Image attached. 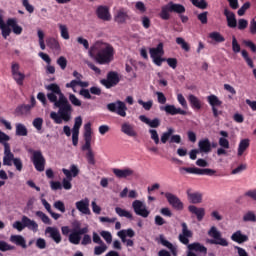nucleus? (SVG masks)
<instances>
[{"instance_id": "59", "label": "nucleus", "mask_w": 256, "mask_h": 256, "mask_svg": "<svg viewBox=\"0 0 256 256\" xmlns=\"http://www.w3.org/2000/svg\"><path fill=\"white\" fill-rule=\"evenodd\" d=\"M57 65H59L62 71H65V69H67V58H65L64 56H60L57 59Z\"/></svg>"}, {"instance_id": "30", "label": "nucleus", "mask_w": 256, "mask_h": 256, "mask_svg": "<svg viewBox=\"0 0 256 256\" xmlns=\"http://www.w3.org/2000/svg\"><path fill=\"white\" fill-rule=\"evenodd\" d=\"M139 119L140 121H142V123L149 125V127H151L152 129H157V127L161 125V120H159V118H154L153 120H151L147 118V116L141 115Z\"/></svg>"}, {"instance_id": "54", "label": "nucleus", "mask_w": 256, "mask_h": 256, "mask_svg": "<svg viewBox=\"0 0 256 256\" xmlns=\"http://www.w3.org/2000/svg\"><path fill=\"white\" fill-rule=\"evenodd\" d=\"M15 246H12L11 244H8L5 241H0V251L5 252V251H14Z\"/></svg>"}, {"instance_id": "55", "label": "nucleus", "mask_w": 256, "mask_h": 256, "mask_svg": "<svg viewBox=\"0 0 256 256\" xmlns=\"http://www.w3.org/2000/svg\"><path fill=\"white\" fill-rule=\"evenodd\" d=\"M175 105H166V106H162L160 107L161 111H165L168 115H175Z\"/></svg>"}, {"instance_id": "45", "label": "nucleus", "mask_w": 256, "mask_h": 256, "mask_svg": "<svg viewBox=\"0 0 256 256\" xmlns=\"http://www.w3.org/2000/svg\"><path fill=\"white\" fill-rule=\"evenodd\" d=\"M35 215L36 217H39L45 225H51V218H49V216H47L43 211H36Z\"/></svg>"}, {"instance_id": "12", "label": "nucleus", "mask_w": 256, "mask_h": 256, "mask_svg": "<svg viewBox=\"0 0 256 256\" xmlns=\"http://www.w3.org/2000/svg\"><path fill=\"white\" fill-rule=\"evenodd\" d=\"M107 109L111 113H117V115H120V117H127V105H125V102L121 100L109 103L107 105Z\"/></svg>"}, {"instance_id": "11", "label": "nucleus", "mask_w": 256, "mask_h": 256, "mask_svg": "<svg viewBox=\"0 0 256 256\" xmlns=\"http://www.w3.org/2000/svg\"><path fill=\"white\" fill-rule=\"evenodd\" d=\"M121 81L119 78V73L115 71H110L107 73L106 79L100 81L101 85L105 86L106 89H111L117 87Z\"/></svg>"}, {"instance_id": "7", "label": "nucleus", "mask_w": 256, "mask_h": 256, "mask_svg": "<svg viewBox=\"0 0 256 256\" xmlns=\"http://www.w3.org/2000/svg\"><path fill=\"white\" fill-rule=\"evenodd\" d=\"M62 173L66 177L62 180V187L66 191H69L73 188V184H71V181H73V177H77V175H79V168L77 167V165L72 164L70 166V170L63 168Z\"/></svg>"}, {"instance_id": "57", "label": "nucleus", "mask_w": 256, "mask_h": 256, "mask_svg": "<svg viewBox=\"0 0 256 256\" xmlns=\"http://www.w3.org/2000/svg\"><path fill=\"white\" fill-rule=\"evenodd\" d=\"M101 237H103L104 241L106 243L111 244L113 241V236L111 235V232L109 231H102L100 232Z\"/></svg>"}, {"instance_id": "9", "label": "nucleus", "mask_w": 256, "mask_h": 256, "mask_svg": "<svg viewBox=\"0 0 256 256\" xmlns=\"http://www.w3.org/2000/svg\"><path fill=\"white\" fill-rule=\"evenodd\" d=\"M28 153L32 154L31 161L39 173H43L45 171V164L47 163L45 160V156H43V152L41 150H33L29 149Z\"/></svg>"}, {"instance_id": "27", "label": "nucleus", "mask_w": 256, "mask_h": 256, "mask_svg": "<svg viewBox=\"0 0 256 256\" xmlns=\"http://www.w3.org/2000/svg\"><path fill=\"white\" fill-rule=\"evenodd\" d=\"M76 209L83 213V215H91V210L89 209V199H84L76 202Z\"/></svg>"}, {"instance_id": "33", "label": "nucleus", "mask_w": 256, "mask_h": 256, "mask_svg": "<svg viewBox=\"0 0 256 256\" xmlns=\"http://www.w3.org/2000/svg\"><path fill=\"white\" fill-rule=\"evenodd\" d=\"M11 243L17 245L18 247H22V249H27V241L21 235H11L10 236Z\"/></svg>"}, {"instance_id": "6", "label": "nucleus", "mask_w": 256, "mask_h": 256, "mask_svg": "<svg viewBox=\"0 0 256 256\" xmlns=\"http://www.w3.org/2000/svg\"><path fill=\"white\" fill-rule=\"evenodd\" d=\"M169 13H178L181 15L185 13V6L182 4L169 2L168 4L162 6L159 17L162 18L163 21H169V19H171V14Z\"/></svg>"}, {"instance_id": "63", "label": "nucleus", "mask_w": 256, "mask_h": 256, "mask_svg": "<svg viewBox=\"0 0 256 256\" xmlns=\"http://www.w3.org/2000/svg\"><path fill=\"white\" fill-rule=\"evenodd\" d=\"M149 133L151 135L152 141H154L155 145H159V134L157 133V130L150 129Z\"/></svg>"}, {"instance_id": "51", "label": "nucleus", "mask_w": 256, "mask_h": 256, "mask_svg": "<svg viewBox=\"0 0 256 256\" xmlns=\"http://www.w3.org/2000/svg\"><path fill=\"white\" fill-rule=\"evenodd\" d=\"M12 77L17 85H19L20 87L23 86V82L25 81V75L22 72H18L12 75Z\"/></svg>"}, {"instance_id": "24", "label": "nucleus", "mask_w": 256, "mask_h": 256, "mask_svg": "<svg viewBox=\"0 0 256 256\" xmlns=\"http://www.w3.org/2000/svg\"><path fill=\"white\" fill-rule=\"evenodd\" d=\"M6 27H8V29H11L14 35H21V33H23V27L19 25V23L17 22V18H9L7 20Z\"/></svg>"}, {"instance_id": "8", "label": "nucleus", "mask_w": 256, "mask_h": 256, "mask_svg": "<svg viewBox=\"0 0 256 256\" xmlns=\"http://www.w3.org/2000/svg\"><path fill=\"white\" fill-rule=\"evenodd\" d=\"M208 236L212 238L207 241V243H210V245H220V247H229V241L223 238L221 232L217 230V227L212 226L208 231Z\"/></svg>"}, {"instance_id": "32", "label": "nucleus", "mask_w": 256, "mask_h": 256, "mask_svg": "<svg viewBox=\"0 0 256 256\" xmlns=\"http://www.w3.org/2000/svg\"><path fill=\"white\" fill-rule=\"evenodd\" d=\"M188 101L190 103V107H192V109H195L196 111L201 110L203 107V102H201V100L193 94H190L188 96Z\"/></svg>"}, {"instance_id": "13", "label": "nucleus", "mask_w": 256, "mask_h": 256, "mask_svg": "<svg viewBox=\"0 0 256 256\" xmlns=\"http://www.w3.org/2000/svg\"><path fill=\"white\" fill-rule=\"evenodd\" d=\"M132 209L134 213H136V215H138L139 217H143L144 219H147V217H149V215L151 214V212L147 209L145 203H143V201L141 200H135L132 203Z\"/></svg>"}, {"instance_id": "52", "label": "nucleus", "mask_w": 256, "mask_h": 256, "mask_svg": "<svg viewBox=\"0 0 256 256\" xmlns=\"http://www.w3.org/2000/svg\"><path fill=\"white\" fill-rule=\"evenodd\" d=\"M192 5L194 7H197L198 9H207V1L206 0H190Z\"/></svg>"}, {"instance_id": "20", "label": "nucleus", "mask_w": 256, "mask_h": 256, "mask_svg": "<svg viewBox=\"0 0 256 256\" xmlns=\"http://www.w3.org/2000/svg\"><path fill=\"white\" fill-rule=\"evenodd\" d=\"M98 19L102 21H111V12L107 6L100 5L96 9Z\"/></svg>"}, {"instance_id": "39", "label": "nucleus", "mask_w": 256, "mask_h": 256, "mask_svg": "<svg viewBox=\"0 0 256 256\" xmlns=\"http://www.w3.org/2000/svg\"><path fill=\"white\" fill-rule=\"evenodd\" d=\"M220 135L222 136L221 138H219V145L220 147H222L223 149H229V140H227V137H229V133L227 131H220Z\"/></svg>"}, {"instance_id": "15", "label": "nucleus", "mask_w": 256, "mask_h": 256, "mask_svg": "<svg viewBox=\"0 0 256 256\" xmlns=\"http://www.w3.org/2000/svg\"><path fill=\"white\" fill-rule=\"evenodd\" d=\"M81 125H83V118L81 116H77L72 128V145H74V147L79 145V130L81 129Z\"/></svg>"}, {"instance_id": "29", "label": "nucleus", "mask_w": 256, "mask_h": 256, "mask_svg": "<svg viewBox=\"0 0 256 256\" xmlns=\"http://www.w3.org/2000/svg\"><path fill=\"white\" fill-rule=\"evenodd\" d=\"M121 131L124 135H128V137H137L135 127L129 122H125L121 125Z\"/></svg>"}, {"instance_id": "4", "label": "nucleus", "mask_w": 256, "mask_h": 256, "mask_svg": "<svg viewBox=\"0 0 256 256\" xmlns=\"http://www.w3.org/2000/svg\"><path fill=\"white\" fill-rule=\"evenodd\" d=\"M93 131L91 130V122H87L84 125V145H82L81 150L87 151L86 159L89 165H95V154L93 153V149H91V141L93 139Z\"/></svg>"}, {"instance_id": "49", "label": "nucleus", "mask_w": 256, "mask_h": 256, "mask_svg": "<svg viewBox=\"0 0 256 256\" xmlns=\"http://www.w3.org/2000/svg\"><path fill=\"white\" fill-rule=\"evenodd\" d=\"M58 27L60 29V35L62 39H65L66 41L69 40V29L67 28V25L64 24H58Z\"/></svg>"}, {"instance_id": "17", "label": "nucleus", "mask_w": 256, "mask_h": 256, "mask_svg": "<svg viewBox=\"0 0 256 256\" xmlns=\"http://www.w3.org/2000/svg\"><path fill=\"white\" fill-rule=\"evenodd\" d=\"M165 198L173 209H176V211H183L184 205L181 202V199H179V197H177L175 194L167 192L165 193Z\"/></svg>"}, {"instance_id": "38", "label": "nucleus", "mask_w": 256, "mask_h": 256, "mask_svg": "<svg viewBox=\"0 0 256 256\" xmlns=\"http://www.w3.org/2000/svg\"><path fill=\"white\" fill-rule=\"evenodd\" d=\"M89 87V82H83L81 80H72L69 83H66L67 89H72L75 92V87Z\"/></svg>"}, {"instance_id": "62", "label": "nucleus", "mask_w": 256, "mask_h": 256, "mask_svg": "<svg viewBox=\"0 0 256 256\" xmlns=\"http://www.w3.org/2000/svg\"><path fill=\"white\" fill-rule=\"evenodd\" d=\"M22 5L28 13H34L35 7L29 3V0H22Z\"/></svg>"}, {"instance_id": "42", "label": "nucleus", "mask_w": 256, "mask_h": 256, "mask_svg": "<svg viewBox=\"0 0 256 256\" xmlns=\"http://www.w3.org/2000/svg\"><path fill=\"white\" fill-rule=\"evenodd\" d=\"M16 135L18 137H27L29 135V131L27 130V127L25 124L17 123L16 124Z\"/></svg>"}, {"instance_id": "16", "label": "nucleus", "mask_w": 256, "mask_h": 256, "mask_svg": "<svg viewBox=\"0 0 256 256\" xmlns=\"http://www.w3.org/2000/svg\"><path fill=\"white\" fill-rule=\"evenodd\" d=\"M131 17L129 16V10L127 8H120L114 15V21L118 25H125Z\"/></svg>"}, {"instance_id": "40", "label": "nucleus", "mask_w": 256, "mask_h": 256, "mask_svg": "<svg viewBox=\"0 0 256 256\" xmlns=\"http://www.w3.org/2000/svg\"><path fill=\"white\" fill-rule=\"evenodd\" d=\"M158 243L163 245V247H167V249H169L171 251V253H173V255H175V251H176L175 246H173V244L171 242H169V240L165 239V236L163 234H161L159 236Z\"/></svg>"}, {"instance_id": "47", "label": "nucleus", "mask_w": 256, "mask_h": 256, "mask_svg": "<svg viewBox=\"0 0 256 256\" xmlns=\"http://www.w3.org/2000/svg\"><path fill=\"white\" fill-rule=\"evenodd\" d=\"M209 38L216 43H224L225 41V37H223V35H221V33L219 32H211L209 34Z\"/></svg>"}, {"instance_id": "2", "label": "nucleus", "mask_w": 256, "mask_h": 256, "mask_svg": "<svg viewBox=\"0 0 256 256\" xmlns=\"http://www.w3.org/2000/svg\"><path fill=\"white\" fill-rule=\"evenodd\" d=\"M181 227L182 233L179 234L178 240L182 245H187V256H197L195 253H203L204 255H207V247H205V245L199 242L189 244V239L193 237V231L189 230L187 223L182 222Z\"/></svg>"}, {"instance_id": "58", "label": "nucleus", "mask_w": 256, "mask_h": 256, "mask_svg": "<svg viewBox=\"0 0 256 256\" xmlns=\"http://www.w3.org/2000/svg\"><path fill=\"white\" fill-rule=\"evenodd\" d=\"M139 105H142L143 109L145 111H151V108L153 107V100H149L147 102L143 100H138Z\"/></svg>"}, {"instance_id": "31", "label": "nucleus", "mask_w": 256, "mask_h": 256, "mask_svg": "<svg viewBox=\"0 0 256 256\" xmlns=\"http://www.w3.org/2000/svg\"><path fill=\"white\" fill-rule=\"evenodd\" d=\"M188 211L193 215H196L198 221H203V217H205V208H198L195 205H190Z\"/></svg>"}, {"instance_id": "50", "label": "nucleus", "mask_w": 256, "mask_h": 256, "mask_svg": "<svg viewBox=\"0 0 256 256\" xmlns=\"http://www.w3.org/2000/svg\"><path fill=\"white\" fill-rule=\"evenodd\" d=\"M177 45H181V48L188 53V51H191V46H189V43L185 41V39L178 37L176 38Z\"/></svg>"}, {"instance_id": "23", "label": "nucleus", "mask_w": 256, "mask_h": 256, "mask_svg": "<svg viewBox=\"0 0 256 256\" xmlns=\"http://www.w3.org/2000/svg\"><path fill=\"white\" fill-rule=\"evenodd\" d=\"M223 13L226 17L227 26L230 27V29H235V27H237V18L235 14L229 10V8H225Z\"/></svg>"}, {"instance_id": "37", "label": "nucleus", "mask_w": 256, "mask_h": 256, "mask_svg": "<svg viewBox=\"0 0 256 256\" xmlns=\"http://www.w3.org/2000/svg\"><path fill=\"white\" fill-rule=\"evenodd\" d=\"M46 45L49 47V49H52V51H61V45L59 44V41L53 37H50L46 40Z\"/></svg>"}, {"instance_id": "1", "label": "nucleus", "mask_w": 256, "mask_h": 256, "mask_svg": "<svg viewBox=\"0 0 256 256\" xmlns=\"http://www.w3.org/2000/svg\"><path fill=\"white\" fill-rule=\"evenodd\" d=\"M45 89L50 91L46 95L48 101L53 103L54 107L58 109V113H50V119H52L56 125H61L63 121L69 123V121H71V115H73V106L61 91V87L56 83H52L47 85Z\"/></svg>"}, {"instance_id": "18", "label": "nucleus", "mask_w": 256, "mask_h": 256, "mask_svg": "<svg viewBox=\"0 0 256 256\" xmlns=\"http://www.w3.org/2000/svg\"><path fill=\"white\" fill-rule=\"evenodd\" d=\"M207 101H208L210 107L212 108L214 117H219V114L221 112H219L217 107H221L223 105V101H221L219 99V97H217L215 94H211V95L207 96Z\"/></svg>"}, {"instance_id": "61", "label": "nucleus", "mask_w": 256, "mask_h": 256, "mask_svg": "<svg viewBox=\"0 0 256 256\" xmlns=\"http://www.w3.org/2000/svg\"><path fill=\"white\" fill-rule=\"evenodd\" d=\"M69 101L74 105V107H81V100H79L75 94H69Z\"/></svg>"}, {"instance_id": "28", "label": "nucleus", "mask_w": 256, "mask_h": 256, "mask_svg": "<svg viewBox=\"0 0 256 256\" xmlns=\"http://www.w3.org/2000/svg\"><path fill=\"white\" fill-rule=\"evenodd\" d=\"M231 240L234 241V243H238L239 245H241L249 241V236L243 234L241 230H238L231 235Z\"/></svg>"}, {"instance_id": "19", "label": "nucleus", "mask_w": 256, "mask_h": 256, "mask_svg": "<svg viewBox=\"0 0 256 256\" xmlns=\"http://www.w3.org/2000/svg\"><path fill=\"white\" fill-rule=\"evenodd\" d=\"M13 161H15V155L11 152V146L9 143H4L3 165L11 167V165H13Z\"/></svg>"}, {"instance_id": "35", "label": "nucleus", "mask_w": 256, "mask_h": 256, "mask_svg": "<svg viewBox=\"0 0 256 256\" xmlns=\"http://www.w3.org/2000/svg\"><path fill=\"white\" fill-rule=\"evenodd\" d=\"M151 59L155 57H163L165 55V50H163V43H159L156 48H150L149 50Z\"/></svg>"}, {"instance_id": "36", "label": "nucleus", "mask_w": 256, "mask_h": 256, "mask_svg": "<svg viewBox=\"0 0 256 256\" xmlns=\"http://www.w3.org/2000/svg\"><path fill=\"white\" fill-rule=\"evenodd\" d=\"M0 29L3 39H7L11 35V28H8L7 21L3 20V15L0 14Z\"/></svg>"}, {"instance_id": "10", "label": "nucleus", "mask_w": 256, "mask_h": 256, "mask_svg": "<svg viewBox=\"0 0 256 256\" xmlns=\"http://www.w3.org/2000/svg\"><path fill=\"white\" fill-rule=\"evenodd\" d=\"M180 173H190L192 175H207L208 177H213L216 175L217 171L211 168H197V167H180Z\"/></svg>"}, {"instance_id": "64", "label": "nucleus", "mask_w": 256, "mask_h": 256, "mask_svg": "<svg viewBox=\"0 0 256 256\" xmlns=\"http://www.w3.org/2000/svg\"><path fill=\"white\" fill-rule=\"evenodd\" d=\"M54 207L61 213H65V203H63V201L58 200L54 202Z\"/></svg>"}, {"instance_id": "41", "label": "nucleus", "mask_w": 256, "mask_h": 256, "mask_svg": "<svg viewBox=\"0 0 256 256\" xmlns=\"http://www.w3.org/2000/svg\"><path fill=\"white\" fill-rule=\"evenodd\" d=\"M250 140L249 139H242L238 145V157H241L247 149H249Z\"/></svg>"}, {"instance_id": "14", "label": "nucleus", "mask_w": 256, "mask_h": 256, "mask_svg": "<svg viewBox=\"0 0 256 256\" xmlns=\"http://www.w3.org/2000/svg\"><path fill=\"white\" fill-rule=\"evenodd\" d=\"M174 133H175V129L168 128L167 131L161 135V138H160L161 143L165 145V143H167V141L170 139L169 143H177V145H179V143H181V135L179 134L173 135Z\"/></svg>"}, {"instance_id": "21", "label": "nucleus", "mask_w": 256, "mask_h": 256, "mask_svg": "<svg viewBox=\"0 0 256 256\" xmlns=\"http://www.w3.org/2000/svg\"><path fill=\"white\" fill-rule=\"evenodd\" d=\"M112 171L115 177H117L118 179H127V177H133V175L135 174V171H133V169L131 168H114Z\"/></svg>"}, {"instance_id": "34", "label": "nucleus", "mask_w": 256, "mask_h": 256, "mask_svg": "<svg viewBox=\"0 0 256 256\" xmlns=\"http://www.w3.org/2000/svg\"><path fill=\"white\" fill-rule=\"evenodd\" d=\"M198 147L200 153H211V141H209V138L200 140Z\"/></svg>"}, {"instance_id": "25", "label": "nucleus", "mask_w": 256, "mask_h": 256, "mask_svg": "<svg viewBox=\"0 0 256 256\" xmlns=\"http://www.w3.org/2000/svg\"><path fill=\"white\" fill-rule=\"evenodd\" d=\"M22 223H24L25 229L27 228L29 231H33V233H37L39 231V224L27 216H22Z\"/></svg>"}, {"instance_id": "44", "label": "nucleus", "mask_w": 256, "mask_h": 256, "mask_svg": "<svg viewBox=\"0 0 256 256\" xmlns=\"http://www.w3.org/2000/svg\"><path fill=\"white\" fill-rule=\"evenodd\" d=\"M115 212L117 213V215L119 217H126V219H133V214H131V212L121 208V207H116L115 208Z\"/></svg>"}, {"instance_id": "56", "label": "nucleus", "mask_w": 256, "mask_h": 256, "mask_svg": "<svg viewBox=\"0 0 256 256\" xmlns=\"http://www.w3.org/2000/svg\"><path fill=\"white\" fill-rule=\"evenodd\" d=\"M232 51L234 53H241V45H239L235 36H232Z\"/></svg>"}, {"instance_id": "26", "label": "nucleus", "mask_w": 256, "mask_h": 256, "mask_svg": "<svg viewBox=\"0 0 256 256\" xmlns=\"http://www.w3.org/2000/svg\"><path fill=\"white\" fill-rule=\"evenodd\" d=\"M186 193H187V197H188V200L190 201V203H193L194 205L202 203L203 194H201L200 192H193V190L188 189L186 191Z\"/></svg>"}, {"instance_id": "53", "label": "nucleus", "mask_w": 256, "mask_h": 256, "mask_svg": "<svg viewBox=\"0 0 256 256\" xmlns=\"http://www.w3.org/2000/svg\"><path fill=\"white\" fill-rule=\"evenodd\" d=\"M107 251V244L102 243L100 246H95L94 248V255H103Z\"/></svg>"}, {"instance_id": "3", "label": "nucleus", "mask_w": 256, "mask_h": 256, "mask_svg": "<svg viewBox=\"0 0 256 256\" xmlns=\"http://www.w3.org/2000/svg\"><path fill=\"white\" fill-rule=\"evenodd\" d=\"M114 59L115 48L109 43L102 44L94 55V60L98 65H109Z\"/></svg>"}, {"instance_id": "43", "label": "nucleus", "mask_w": 256, "mask_h": 256, "mask_svg": "<svg viewBox=\"0 0 256 256\" xmlns=\"http://www.w3.org/2000/svg\"><path fill=\"white\" fill-rule=\"evenodd\" d=\"M31 107L32 106H30L29 104H22V105H19L15 111L17 115H27V113H30L31 109H33Z\"/></svg>"}, {"instance_id": "48", "label": "nucleus", "mask_w": 256, "mask_h": 256, "mask_svg": "<svg viewBox=\"0 0 256 256\" xmlns=\"http://www.w3.org/2000/svg\"><path fill=\"white\" fill-rule=\"evenodd\" d=\"M241 54H242L244 61H246L248 67H250V69H254L255 64L253 63V59H251V57H249V52H247V50H242Z\"/></svg>"}, {"instance_id": "60", "label": "nucleus", "mask_w": 256, "mask_h": 256, "mask_svg": "<svg viewBox=\"0 0 256 256\" xmlns=\"http://www.w3.org/2000/svg\"><path fill=\"white\" fill-rule=\"evenodd\" d=\"M32 125L37 129V131H41V129H43V118H35Z\"/></svg>"}, {"instance_id": "22", "label": "nucleus", "mask_w": 256, "mask_h": 256, "mask_svg": "<svg viewBox=\"0 0 256 256\" xmlns=\"http://www.w3.org/2000/svg\"><path fill=\"white\" fill-rule=\"evenodd\" d=\"M45 234L49 235V237L51 239H53L54 242L57 243V244L61 243V241H62L61 232H59V229H57L56 227L48 226L45 229Z\"/></svg>"}, {"instance_id": "46", "label": "nucleus", "mask_w": 256, "mask_h": 256, "mask_svg": "<svg viewBox=\"0 0 256 256\" xmlns=\"http://www.w3.org/2000/svg\"><path fill=\"white\" fill-rule=\"evenodd\" d=\"M243 221L244 223H256V215L255 212L253 211H248L246 214L243 216Z\"/></svg>"}, {"instance_id": "5", "label": "nucleus", "mask_w": 256, "mask_h": 256, "mask_svg": "<svg viewBox=\"0 0 256 256\" xmlns=\"http://www.w3.org/2000/svg\"><path fill=\"white\" fill-rule=\"evenodd\" d=\"M61 231L64 237H68L69 243L72 245H79L83 235L89 233V226H85L81 230L71 229L69 226H62Z\"/></svg>"}]
</instances>
